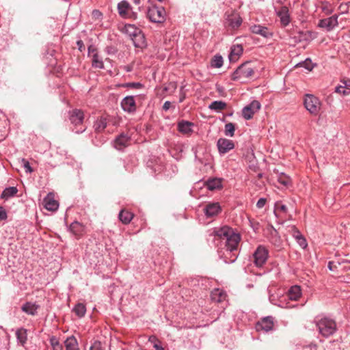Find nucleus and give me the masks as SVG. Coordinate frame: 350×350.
Here are the masks:
<instances>
[{"mask_svg": "<svg viewBox=\"0 0 350 350\" xmlns=\"http://www.w3.org/2000/svg\"><path fill=\"white\" fill-rule=\"evenodd\" d=\"M215 237H217L222 245L224 261L226 263L234 262L238 256V247L241 241L240 235L235 233L231 228L223 226L216 229L213 232Z\"/></svg>", "mask_w": 350, "mask_h": 350, "instance_id": "f257e3e1", "label": "nucleus"}, {"mask_svg": "<svg viewBox=\"0 0 350 350\" xmlns=\"http://www.w3.org/2000/svg\"><path fill=\"white\" fill-rule=\"evenodd\" d=\"M316 324L319 333L324 337L332 336L336 330V322L329 318H322Z\"/></svg>", "mask_w": 350, "mask_h": 350, "instance_id": "f03ea898", "label": "nucleus"}, {"mask_svg": "<svg viewBox=\"0 0 350 350\" xmlns=\"http://www.w3.org/2000/svg\"><path fill=\"white\" fill-rule=\"evenodd\" d=\"M254 73V68L251 63L246 62L240 65L232 75L233 81L243 80L250 78Z\"/></svg>", "mask_w": 350, "mask_h": 350, "instance_id": "7ed1b4c3", "label": "nucleus"}, {"mask_svg": "<svg viewBox=\"0 0 350 350\" xmlns=\"http://www.w3.org/2000/svg\"><path fill=\"white\" fill-rule=\"evenodd\" d=\"M304 105L308 112L313 116L319 114L321 107L320 100L312 94H306L304 99Z\"/></svg>", "mask_w": 350, "mask_h": 350, "instance_id": "20e7f679", "label": "nucleus"}, {"mask_svg": "<svg viewBox=\"0 0 350 350\" xmlns=\"http://www.w3.org/2000/svg\"><path fill=\"white\" fill-rule=\"evenodd\" d=\"M165 10L163 7L154 6L149 8L147 12L148 17L153 23H162L165 19Z\"/></svg>", "mask_w": 350, "mask_h": 350, "instance_id": "39448f33", "label": "nucleus"}, {"mask_svg": "<svg viewBox=\"0 0 350 350\" xmlns=\"http://www.w3.org/2000/svg\"><path fill=\"white\" fill-rule=\"evenodd\" d=\"M254 262L256 267H262L267 261L268 258V250L264 246H258L254 254Z\"/></svg>", "mask_w": 350, "mask_h": 350, "instance_id": "423d86ee", "label": "nucleus"}, {"mask_svg": "<svg viewBox=\"0 0 350 350\" xmlns=\"http://www.w3.org/2000/svg\"><path fill=\"white\" fill-rule=\"evenodd\" d=\"M261 105L258 100H253L249 105L243 107L242 110L243 117L245 120H250L254 114L260 109Z\"/></svg>", "mask_w": 350, "mask_h": 350, "instance_id": "0eeeda50", "label": "nucleus"}, {"mask_svg": "<svg viewBox=\"0 0 350 350\" xmlns=\"http://www.w3.org/2000/svg\"><path fill=\"white\" fill-rule=\"evenodd\" d=\"M219 154H224L234 148V142L228 139L219 138L217 142Z\"/></svg>", "mask_w": 350, "mask_h": 350, "instance_id": "6e6552de", "label": "nucleus"}, {"mask_svg": "<svg viewBox=\"0 0 350 350\" xmlns=\"http://www.w3.org/2000/svg\"><path fill=\"white\" fill-rule=\"evenodd\" d=\"M21 310L30 316H36L40 306L36 302L26 301L21 306Z\"/></svg>", "mask_w": 350, "mask_h": 350, "instance_id": "1a4fd4ad", "label": "nucleus"}, {"mask_svg": "<svg viewBox=\"0 0 350 350\" xmlns=\"http://www.w3.org/2000/svg\"><path fill=\"white\" fill-rule=\"evenodd\" d=\"M338 25V16L336 15L323 18L319 21V27L325 29L327 31L332 30Z\"/></svg>", "mask_w": 350, "mask_h": 350, "instance_id": "9d476101", "label": "nucleus"}, {"mask_svg": "<svg viewBox=\"0 0 350 350\" xmlns=\"http://www.w3.org/2000/svg\"><path fill=\"white\" fill-rule=\"evenodd\" d=\"M122 109L128 113H133L136 111V104L134 96H128L124 97L121 101Z\"/></svg>", "mask_w": 350, "mask_h": 350, "instance_id": "9b49d317", "label": "nucleus"}, {"mask_svg": "<svg viewBox=\"0 0 350 350\" xmlns=\"http://www.w3.org/2000/svg\"><path fill=\"white\" fill-rule=\"evenodd\" d=\"M130 139L131 137L127 134L122 133L115 139L113 146L121 150L129 145Z\"/></svg>", "mask_w": 350, "mask_h": 350, "instance_id": "f8f14e48", "label": "nucleus"}, {"mask_svg": "<svg viewBox=\"0 0 350 350\" xmlns=\"http://www.w3.org/2000/svg\"><path fill=\"white\" fill-rule=\"evenodd\" d=\"M69 119L72 124L79 126L83 122L84 114L81 109H75L69 112Z\"/></svg>", "mask_w": 350, "mask_h": 350, "instance_id": "ddd939ff", "label": "nucleus"}, {"mask_svg": "<svg viewBox=\"0 0 350 350\" xmlns=\"http://www.w3.org/2000/svg\"><path fill=\"white\" fill-rule=\"evenodd\" d=\"M221 211V208L218 202H211L207 204L204 212L207 217H211L219 214Z\"/></svg>", "mask_w": 350, "mask_h": 350, "instance_id": "4468645a", "label": "nucleus"}, {"mask_svg": "<svg viewBox=\"0 0 350 350\" xmlns=\"http://www.w3.org/2000/svg\"><path fill=\"white\" fill-rule=\"evenodd\" d=\"M69 230L77 239L81 238L86 232L85 226L77 221L70 225Z\"/></svg>", "mask_w": 350, "mask_h": 350, "instance_id": "2eb2a0df", "label": "nucleus"}, {"mask_svg": "<svg viewBox=\"0 0 350 350\" xmlns=\"http://www.w3.org/2000/svg\"><path fill=\"white\" fill-rule=\"evenodd\" d=\"M250 29L253 33L260 35L266 38H270L273 35L272 32L267 27L260 25H254Z\"/></svg>", "mask_w": 350, "mask_h": 350, "instance_id": "dca6fc26", "label": "nucleus"}, {"mask_svg": "<svg viewBox=\"0 0 350 350\" xmlns=\"http://www.w3.org/2000/svg\"><path fill=\"white\" fill-rule=\"evenodd\" d=\"M277 16L280 18L281 24L283 26H286L290 23V16L288 14V9L286 6H282L279 10H275Z\"/></svg>", "mask_w": 350, "mask_h": 350, "instance_id": "f3484780", "label": "nucleus"}, {"mask_svg": "<svg viewBox=\"0 0 350 350\" xmlns=\"http://www.w3.org/2000/svg\"><path fill=\"white\" fill-rule=\"evenodd\" d=\"M273 326V322L271 317H267L262 319L261 321L258 322L256 325V329L258 331L263 330L266 332L272 329Z\"/></svg>", "mask_w": 350, "mask_h": 350, "instance_id": "a211bd4d", "label": "nucleus"}, {"mask_svg": "<svg viewBox=\"0 0 350 350\" xmlns=\"http://www.w3.org/2000/svg\"><path fill=\"white\" fill-rule=\"evenodd\" d=\"M44 206L46 209L54 211L57 209L59 206L58 202L54 200L51 193H49L43 200Z\"/></svg>", "mask_w": 350, "mask_h": 350, "instance_id": "6ab92c4d", "label": "nucleus"}, {"mask_svg": "<svg viewBox=\"0 0 350 350\" xmlns=\"http://www.w3.org/2000/svg\"><path fill=\"white\" fill-rule=\"evenodd\" d=\"M118 13L122 18L130 16L129 11L131 10V6L126 1H122L118 4Z\"/></svg>", "mask_w": 350, "mask_h": 350, "instance_id": "aec40b11", "label": "nucleus"}, {"mask_svg": "<svg viewBox=\"0 0 350 350\" xmlns=\"http://www.w3.org/2000/svg\"><path fill=\"white\" fill-rule=\"evenodd\" d=\"M243 47L241 44L233 45L231 47L228 58L230 62H235L243 53Z\"/></svg>", "mask_w": 350, "mask_h": 350, "instance_id": "412c9836", "label": "nucleus"}, {"mask_svg": "<svg viewBox=\"0 0 350 350\" xmlns=\"http://www.w3.org/2000/svg\"><path fill=\"white\" fill-rule=\"evenodd\" d=\"M15 334L18 344L25 347L27 341V329L24 327H20L16 329Z\"/></svg>", "mask_w": 350, "mask_h": 350, "instance_id": "4be33fe9", "label": "nucleus"}, {"mask_svg": "<svg viewBox=\"0 0 350 350\" xmlns=\"http://www.w3.org/2000/svg\"><path fill=\"white\" fill-rule=\"evenodd\" d=\"M193 126V123L186 121L181 120L178 123V129L179 132L183 134H189L192 133V127Z\"/></svg>", "mask_w": 350, "mask_h": 350, "instance_id": "5701e85b", "label": "nucleus"}, {"mask_svg": "<svg viewBox=\"0 0 350 350\" xmlns=\"http://www.w3.org/2000/svg\"><path fill=\"white\" fill-rule=\"evenodd\" d=\"M207 189L210 191L221 188V179L217 178H209L205 183Z\"/></svg>", "mask_w": 350, "mask_h": 350, "instance_id": "b1692460", "label": "nucleus"}, {"mask_svg": "<svg viewBox=\"0 0 350 350\" xmlns=\"http://www.w3.org/2000/svg\"><path fill=\"white\" fill-rule=\"evenodd\" d=\"M211 299L215 302H222L226 298V293L220 289H215L211 294Z\"/></svg>", "mask_w": 350, "mask_h": 350, "instance_id": "393cba45", "label": "nucleus"}, {"mask_svg": "<svg viewBox=\"0 0 350 350\" xmlns=\"http://www.w3.org/2000/svg\"><path fill=\"white\" fill-rule=\"evenodd\" d=\"M66 350H79L78 342L74 336L66 338L64 341Z\"/></svg>", "mask_w": 350, "mask_h": 350, "instance_id": "a878e982", "label": "nucleus"}, {"mask_svg": "<svg viewBox=\"0 0 350 350\" xmlns=\"http://www.w3.org/2000/svg\"><path fill=\"white\" fill-rule=\"evenodd\" d=\"M301 288L298 286H293L289 290L286 297L290 300H297L301 296Z\"/></svg>", "mask_w": 350, "mask_h": 350, "instance_id": "bb28decb", "label": "nucleus"}, {"mask_svg": "<svg viewBox=\"0 0 350 350\" xmlns=\"http://www.w3.org/2000/svg\"><path fill=\"white\" fill-rule=\"evenodd\" d=\"M119 219L124 224H129L133 218V214L125 209H122L120 211L118 215Z\"/></svg>", "mask_w": 350, "mask_h": 350, "instance_id": "cd10ccee", "label": "nucleus"}, {"mask_svg": "<svg viewBox=\"0 0 350 350\" xmlns=\"http://www.w3.org/2000/svg\"><path fill=\"white\" fill-rule=\"evenodd\" d=\"M288 299L286 295L282 296L278 301H275L273 296L269 297V301L271 303L282 308H288L291 307L287 302Z\"/></svg>", "mask_w": 350, "mask_h": 350, "instance_id": "c85d7f7f", "label": "nucleus"}, {"mask_svg": "<svg viewBox=\"0 0 350 350\" xmlns=\"http://www.w3.org/2000/svg\"><path fill=\"white\" fill-rule=\"evenodd\" d=\"M227 21L230 27L232 29H237L241 25L242 18L239 16H229Z\"/></svg>", "mask_w": 350, "mask_h": 350, "instance_id": "c756f323", "label": "nucleus"}, {"mask_svg": "<svg viewBox=\"0 0 350 350\" xmlns=\"http://www.w3.org/2000/svg\"><path fill=\"white\" fill-rule=\"evenodd\" d=\"M107 125V120L106 118L101 117L100 118L98 119L94 124V128L96 132L100 133L102 132Z\"/></svg>", "mask_w": 350, "mask_h": 350, "instance_id": "7c9ffc66", "label": "nucleus"}, {"mask_svg": "<svg viewBox=\"0 0 350 350\" xmlns=\"http://www.w3.org/2000/svg\"><path fill=\"white\" fill-rule=\"evenodd\" d=\"M17 192L18 189L16 187H9L3 191L1 198L7 200L9 198L14 196Z\"/></svg>", "mask_w": 350, "mask_h": 350, "instance_id": "2f4dec72", "label": "nucleus"}, {"mask_svg": "<svg viewBox=\"0 0 350 350\" xmlns=\"http://www.w3.org/2000/svg\"><path fill=\"white\" fill-rule=\"evenodd\" d=\"M226 106L227 104L224 101L215 100L209 105L208 108L213 111H219L224 109Z\"/></svg>", "mask_w": 350, "mask_h": 350, "instance_id": "473e14b6", "label": "nucleus"}, {"mask_svg": "<svg viewBox=\"0 0 350 350\" xmlns=\"http://www.w3.org/2000/svg\"><path fill=\"white\" fill-rule=\"evenodd\" d=\"M277 180L284 187H288L291 185V178L284 173H280L277 175Z\"/></svg>", "mask_w": 350, "mask_h": 350, "instance_id": "72a5a7b5", "label": "nucleus"}, {"mask_svg": "<svg viewBox=\"0 0 350 350\" xmlns=\"http://www.w3.org/2000/svg\"><path fill=\"white\" fill-rule=\"evenodd\" d=\"M125 30H126V32L132 38H134L137 35L142 33L141 29L137 28L135 25H131V24L126 25Z\"/></svg>", "mask_w": 350, "mask_h": 350, "instance_id": "f704fd0d", "label": "nucleus"}, {"mask_svg": "<svg viewBox=\"0 0 350 350\" xmlns=\"http://www.w3.org/2000/svg\"><path fill=\"white\" fill-rule=\"evenodd\" d=\"M72 311L79 317H83L86 312V307L83 303H78L73 308Z\"/></svg>", "mask_w": 350, "mask_h": 350, "instance_id": "c9c22d12", "label": "nucleus"}, {"mask_svg": "<svg viewBox=\"0 0 350 350\" xmlns=\"http://www.w3.org/2000/svg\"><path fill=\"white\" fill-rule=\"evenodd\" d=\"M132 40L135 47L142 48L145 45V38L142 32L132 38Z\"/></svg>", "mask_w": 350, "mask_h": 350, "instance_id": "e433bc0d", "label": "nucleus"}, {"mask_svg": "<svg viewBox=\"0 0 350 350\" xmlns=\"http://www.w3.org/2000/svg\"><path fill=\"white\" fill-rule=\"evenodd\" d=\"M92 66L94 68L102 69L104 68L103 62L97 53H95L92 55Z\"/></svg>", "mask_w": 350, "mask_h": 350, "instance_id": "4c0bfd02", "label": "nucleus"}, {"mask_svg": "<svg viewBox=\"0 0 350 350\" xmlns=\"http://www.w3.org/2000/svg\"><path fill=\"white\" fill-rule=\"evenodd\" d=\"M235 126L233 123L229 122L225 125L224 133L226 136L233 137L234 135Z\"/></svg>", "mask_w": 350, "mask_h": 350, "instance_id": "58836bf2", "label": "nucleus"}, {"mask_svg": "<svg viewBox=\"0 0 350 350\" xmlns=\"http://www.w3.org/2000/svg\"><path fill=\"white\" fill-rule=\"evenodd\" d=\"M53 350H63L62 345L59 343L56 337L52 336L49 340Z\"/></svg>", "mask_w": 350, "mask_h": 350, "instance_id": "ea45409f", "label": "nucleus"}, {"mask_svg": "<svg viewBox=\"0 0 350 350\" xmlns=\"http://www.w3.org/2000/svg\"><path fill=\"white\" fill-rule=\"evenodd\" d=\"M223 65V58L221 55H215L212 60L211 66L214 68H219Z\"/></svg>", "mask_w": 350, "mask_h": 350, "instance_id": "a19ab883", "label": "nucleus"}, {"mask_svg": "<svg viewBox=\"0 0 350 350\" xmlns=\"http://www.w3.org/2000/svg\"><path fill=\"white\" fill-rule=\"evenodd\" d=\"M311 64V60L310 59H306L305 61L298 63L296 65V67H304L306 69L311 70L312 68Z\"/></svg>", "mask_w": 350, "mask_h": 350, "instance_id": "79ce46f5", "label": "nucleus"}, {"mask_svg": "<svg viewBox=\"0 0 350 350\" xmlns=\"http://www.w3.org/2000/svg\"><path fill=\"white\" fill-rule=\"evenodd\" d=\"M90 350H105L100 341L95 340L91 345Z\"/></svg>", "mask_w": 350, "mask_h": 350, "instance_id": "37998d69", "label": "nucleus"}, {"mask_svg": "<svg viewBox=\"0 0 350 350\" xmlns=\"http://www.w3.org/2000/svg\"><path fill=\"white\" fill-rule=\"evenodd\" d=\"M22 161L23 163V167H24V168L25 170V172L27 173H31L33 172V169L30 166V164H29V161H27L25 159H23Z\"/></svg>", "mask_w": 350, "mask_h": 350, "instance_id": "c03bdc74", "label": "nucleus"}, {"mask_svg": "<svg viewBox=\"0 0 350 350\" xmlns=\"http://www.w3.org/2000/svg\"><path fill=\"white\" fill-rule=\"evenodd\" d=\"M292 230H293V236L296 240H297L299 238L304 237L302 236V234H301V232L295 227H293Z\"/></svg>", "mask_w": 350, "mask_h": 350, "instance_id": "a18cd8bd", "label": "nucleus"}, {"mask_svg": "<svg viewBox=\"0 0 350 350\" xmlns=\"http://www.w3.org/2000/svg\"><path fill=\"white\" fill-rule=\"evenodd\" d=\"M297 242L303 249L306 248L308 245L307 241L304 237L298 239Z\"/></svg>", "mask_w": 350, "mask_h": 350, "instance_id": "49530a36", "label": "nucleus"}, {"mask_svg": "<svg viewBox=\"0 0 350 350\" xmlns=\"http://www.w3.org/2000/svg\"><path fill=\"white\" fill-rule=\"evenodd\" d=\"M156 340H157V338L155 336H152V337L150 338V341H151L152 342H154V347L155 350H164V349L161 346H160L159 344L155 342Z\"/></svg>", "mask_w": 350, "mask_h": 350, "instance_id": "de8ad7c7", "label": "nucleus"}, {"mask_svg": "<svg viewBox=\"0 0 350 350\" xmlns=\"http://www.w3.org/2000/svg\"><path fill=\"white\" fill-rule=\"evenodd\" d=\"M275 208L280 210L281 211L286 213L287 211V207L284 204H282L280 202L275 203Z\"/></svg>", "mask_w": 350, "mask_h": 350, "instance_id": "09e8293b", "label": "nucleus"}, {"mask_svg": "<svg viewBox=\"0 0 350 350\" xmlns=\"http://www.w3.org/2000/svg\"><path fill=\"white\" fill-rule=\"evenodd\" d=\"M7 219V212L5 208L0 206V221L5 220Z\"/></svg>", "mask_w": 350, "mask_h": 350, "instance_id": "8fccbe9b", "label": "nucleus"}, {"mask_svg": "<svg viewBox=\"0 0 350 350\" xmlns=\"http://www.w3.org/2000/svg\"><path fill=\"white\" fill-rule=\"evenodd\" d=\"M266 202H267V200L265 198H260L256 203L257 208H262V207H264V206L266 204Z\"/></svg>", "mask_w": 350, "mask_h": 350, "instance_id": "3c124183", "label": "nucleus"}, {"mask_svg": "<svg viewBox=\"0 0 350 350\" xmlns=\"http://www.w3.org/2000/svg\"><path fill=\"white\" fill-rule=\"evenodd\" d=\"M126 87L135 88V89H139L142 87V85L140 83H129L126 85Z\"/></svg>", "mask_w": 350, "mask_h": 350, "instance_id": "603ef678", "label": "nucleus"}, {"mask_svg": "<svg viewBox=\"0 0 350 350\" xmlns=\"http://www.w3.org/2000/svg\"><path fill=\"white\" fill-rule=\"evenodd\" d=\"M77 45L78 46V49L80 51H83V50H85V45L83 44V42L81 40L77 41Z\"/></svg>", "mask_w": 350, "mask_h": 350, "instance_id": "864d4df0", "label": "nucleus"}, {"mask_svg": "<svg viewBox=\"0 0 350 350\" xmlns=\"http://www.w3.org/2000/svg\"><path fill=\"white\" fill-rule=\"evenodd\" d=\"M171 107V103L170 101H165L163 105V109L165 111H167Z\"/></svg>", "mask_w": 350, "mask_h": 350, "instance_id": "5fc2aeb1", "label": "nucleus"}, {"mask_svg": "<svg viewBox=\"0 0 350 350\" xmlns=\"http://www.w3.org/2000/svg\"><path fill=\"white\" fill-rule=\"evenodd\" d=\"M95 53H97L96 52V49L92 45L89 46V47H88V53H89V55L91 54V53L94 54Z\"/></svg>", "mask_w": 350, "mask_h": 350, "instance_id": "6e6d98bb", "label": "nucleus"}, {"mask_svg": "<svg viewBox=\"0 0 350 350\" xmlns=\"http://www.w3.org/2000/svg\"><path fill=\"white\" fill-rule=\"evenodd\" d=\"M336 265H334V262H329L328 263V269L330 270V271H333L334 269V268H336Z\"/></svg>", "mask_w": 350, "mask_h": 350, "instance_id": "4d7b16f0", "label": "nucleus"}, {"mask_svg": "<svg viewBox=\"0 0 350 350\" xmlns=\"http://www.w3.org/2000/svg\"><path fill=\"white\" fill-rule=\"evenodd\" d=\"M341 90H342V94H346V91H345V90L344 89L343 87H336V92H341Z\"/></svg>", "mask_w": 350, "mask_h": 350, "instance_id": "13d9d810", "label": "nucleus"}, {"mask_svg": "<svg viewBox=\"0 0 350 350\" xmlns=\"http://www.w3.org/2000/svg\"><path fill=\"white\" fill-rule=\"evenodd\" d=\"M144 0H133V2L139 6V10H140V5Z\"/></svg>", "mask_w": 350, "mask_h": 350, "instance_id": "bf43d9fd", "label": "nucleus"}, {"mask_svg": "<svg viewBox=\"0 0 350 350\" xmlns=\"http://www.w3.org/2000/svg\"><path fill=\"white\" fill-rule=\"evenodd\" d=\"M86 129V127L85 126H83V127H81L80 129H76V131H75L76 133H81L83 132H84Z\"/></svg>", "mask_w": 350, "mask_h": 350, "instance_id": "052dcab7", "label": "nucleus"}, {"mask_svg": "<svg viewBox=\"0 0 350 350\" xmlns=\"http://www.w3.org/2000/svg\"><path fill=\"white\" fill-rule=\"evenodd\" d=\"M346 271H350V261H347L346 265L344 266Z\"/></svg>", "mask_w": 350, "mask_h": 350, "instance_id": "680f3d73", "label": "nucleus"}, {"mask_svg": "<svg viewBox=\"0 0 350 350\" xmlns=\"http://www.w3.org/2000/svg\"><path fill=\"white\" fill-rule=\"evenodd\" d=\"M251 225L254 229H258V223H253L250 221Z\"/></svg>", "mask_w": 350, "mask_h": 350, "instance_id": "e2e57ef3", "label": "nucleus"}, {"mask_svg": "<svg viewBox=\"0 0 350 350\" xmlns=\"http://www.w3.org/2000/svg\"><path fill=\"white\" fill-rule=\"evenodd\" d=\"M217 90L219 91V92H221L222 90V88L220 87V86H217Z\"/></svg>", "mask_w": 350, "mask_h": 350, "instance_id": "0e129e2a", "label": "nucleus"}, {"mask_svg": "<svg viewBox=\"0 0 350 350\" xmlns=\"http://www.w3.org/2000/svg\"><path fill=\"white\" fill-rule=\"evenodd\" d=\"M94 13H95L96 15L100 14V13L97 10L94 11Z\"/></svg>", "mask_w": 350, "mask_h": 350, "instance_id": "69168bd1", "label": "nucleus"}, {"mask_svg": "<svg viewBox=\"0 0 350 350\" xmlns=\"http://www.w3.org/2000/svg\"><path fill=\"white\" fill-rule=\"evenodd\" d=\"M258 178H261L262 176V174H258Z\"/></svg>", "mask_w": 350, "mask_h": 350, "instance_id": "338daca9", "label": "nucleus"}, {"mask_svg": "<svg viewBox=\"0 0 350 350\" xmlns=\"http://www.w3.org/2000/svg\"><path fill=\"white\" fill-rule=\"evenodd\" d=\"M132 15L134 16L135 18H136V14L133 13Z\"/></svg>", "mask_w": 350, "mask_h": 350, "instance_id": "774afa93", "label": "nucleus"}]
</instances>
